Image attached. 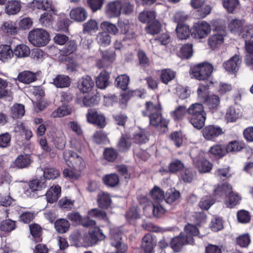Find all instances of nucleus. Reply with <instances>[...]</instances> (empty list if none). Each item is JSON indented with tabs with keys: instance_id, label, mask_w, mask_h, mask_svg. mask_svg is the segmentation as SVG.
Segmentation results:
<instances>
[{
	"instance_id": "1",
	"label": "nucleus",
	"mask_w": 253,
	"mask_h": 253,
	"mask_svg": "<svg viewBox=\"0 0 253 253\" xmlns=\"http://www.w3.org/2000/svg\"><path fill=\"white\" fill-rule=\"evenodd\" d=\"M146 110L142 112L143 116H148L150 125L160 128L167 127L168 122L161 113V107L159 104H154L151 101L145 103Z\"/></svg>"
},
{
	"instance_id": "2",
	"label": "nucleus",
	"mask_w": 253,
	"mask_h": 253,
	"mask_svg": "<svg viewBox=\"0 0 253 253\" xmlns=\"http://www.w3.org/2000/svg\"><path fill=\"white\" fill-rule=\"evenodd\" d=\"M28 40L31 43L37 47L46 45L50 41L49 33L42 29H35L28 34Z\"/></svg>"
},
{
	"instance_id": "3",
	"label": "nucleus",
	"mask_w": 253,
	"mask_h": 253,
	"mask_svg": "<svg viewBox=\"0 0 253 253\" xmlns=\"http://www.w3.org/2000/svg\"><path fill=\"white\" fill-rule=\"evenodd\" d=\"M213 70V66L209 63L204 62L199 63L191 69V74L194 77L199 81H205L211 75Z\"/></svg>"
},
{
	"instance_id": "4",
	"label": "nucleus",
	"mask_w": 253,
	"mask_h": 253,
	"mask_svg": "<svg viewBox=\"0 0 253 253\" xmlns=\"http://www.w3.org/2000/svg\"><path fill=\"white\" fill-rule=\"evenodd\" d=\"M63 158L67 165L77 171H81L85 167L82 157L71 150L65 151L63 153Z\"/></svg>"
},
{
	"instance_id": "5",
	"label": "nucleus",
	"mask_w": 253,
	"mask_h": 253,
	"mask_svg": "<svg viewBox=\"0 0 253 253\" xmlns=\"http://www.w3.org/2000/svg\"><path fill=\"white\" fill-rule=\"evenodd\" d=\"M194 242V239L192 237L185 236L183 233H181L178 236L172 239L170 246L175 252H179L184 245H192Z\"/></svg>"
},
{
	"instance_id": "6",
	"label": "nucleus",
	"mask_w": 253,
	"mask_h": 253,
	"mask_svg": "<svg viewBox=\"0 0 253 253\" xmlns=\"http://www.w3.org/2000/svg\"><path fill=\"white\" fill-rule=\"evenodd\" d=\"M211 31L210 25L204 21L196 23L194 26L193 35L194 38L197 39H202L206 38Z\"/></svg>"
},
{
	"instance_id": "7",
	"label": "nucleus",
	"mask_w": 253,
	"mask_h": 253,
	"mask_svg": "<svg viewBox=\"0 0 253 253\" xmlns=\"http://www.w3.org/2000/svg\"><path fill=\"white\" fill-rule=\"evenodd\" d=\"M110 235L111 244L116 249L115 253H126L127 247L121 241L122 239L121 233L115 230H111Z\"/></svg>"
},
{
	"instance_id": "8",
	"label": "nucleus",
	"mask_w": 253,
	"mask_h": 253,
	"mask_svg": "<svg viewBox=\"0 0 253 253\" xmlns=\"http://www.w3.org/2000/svg\"><path fill=\"white\" fill-rule=\"evenodd\" d=\"M87 122L97 126L100 128H103L106 126V121L104 116L99 114L94 109H89L86 114Z\"/></svg>"
},
{
	"instance_id": "9",
	"label": "nucleus",
	"mask_w": 253,
	"mask_h": 253,
	"mask_svg": "<svg viewBox=\"0 0 253 253\" xmlns=\"http://www.w3.org/2000/svg\"><path fill=\"white\" fill-rule=\"evenodd\" d=\"M122 9L120 0L112 1L107 4L105 7V13L109 18L118 17Z\"/></svg>"
},
{
	"instance_id": "10",
	"label": "nucleus",
	"mask_w": 253,
	"mask_h": 253,
	"mask_svg": "<svg viewBox=\"0 0 253 253\" xmlns=\"http://www.w3.org/2000/svg\"><path fill=\"white\" fill-rule=\"evenodd\" d=\"M241 62L242 59L239 56L235 54L227 61L224 62L223 66L227 71L234 73L239 70Z\"/></svg>"
},
{
	"instance_id": "11",
	"label": "nucleus",
	"mask_w": 253,
	"mask_h": 253,
	"mask_svg": "<svg viewBox=\"0 0 253 253\" xmlns=\"http://www.w3.org/2000/svg\"><path fill=\"white\" fill-rule=\"evenodd\" d=\"M226 35V32L224 30H219L217 33L211 36L208 40L209 45L214 49L218 47L223 42L224 36Z\"/></svg>"
},
{
	"instance_id": "12",
	"label": "nucleus",
	"mask_w": 253,
	"mask_h": 253,
	"mask_svg": "<svg viewBox=\"0 0 253 253\" xmlns=\"http://www.w3.org/2000/svg\"><path fill=\"white\" fill-rule=\"evenodd\" d=\"M193 163L201 173L208 172L211 171L212 167V164L209 161L200 157L195 158Z\"/></svg>"
},
{
	"instance_id": "13",
	"label": "nucleus",
	"mask_w": 253,
	"mask_h": 253,
	"mask_svg": "<svg viewBox=\"0 0 253 253\" xmlns=\"http://www.w3.org/2000/svg\"><path fill=\"white\" fill-rule=\"evenodd\" d=\"M222 133V130L220 127L213 125L207 126L203 130V136L208 140H212Z\"/></svg>"
},
{
	"instance_id": "14",
	"label": "nucleus",
	"mask_w": 253,
	"mask_h": 253,
	"mask_svg": "<svg viewBox=\"0 0 253 253\" xmlns=\"http://www.w3.org/2000/svg\"><path fill=\"white\" fill-rule=\"evenodd\" d=\"M70 16L72 19L77 22H82L86 19L87 12L84 7H77L71 10Z\"/></svg>"
},
{
	"instance_id": "15",
	"label": "nucleus",
	"mask_w": 253,
	"mask_h": 253,
	"mask_svg": "<svg viewBox=\"0 0 253 253\" xmlns=\"http://www.w3.org/2000/svg\"><path fill=\"white\" fill-rule=\"evenodd\" d=\"M156 243L151 234H146L142 239L141 248L144 253H152Z\"/></svg>"
},
{
	"instance_id": "16",
	"label": "nucleus",
	"mask_w": 253,
	"mask_h": 253,
	"mask_svg": "<svg viewBox=\"0 0 253 253\" xmlns=\"http://www.w3.org/2000/svg\"><path fill=\"white\" fill-rule=\"evenodd\" d=\"M97 202L99 207L106 209L111 206L112 200L108 193L100 191L97 194Z\"/></svg>"
},
{
	"instance_id": "17",
	"label": "nucleus",
	"mask_w": 253,
	"mask_h": 253,
	"mask_svg": "<svg viewBox=\"0 0 253 253\" xmlns=\"http://www.w3.org/2000/svg\"><path fill=\"white\" fill-rule=\"evenodd\" d=\"M32 161L29 155L23 154L19 155L14 161L15 167L18 169H24L28 167Z\"/></svg>"
},
{
	"instance_id": "18",
	"label": "nucleus",
	"mask_w": 253,
	"mask_h": 253,
	"mask_svg": "<svg viewBox=\"0 0 253 253\" xmlns=\"http://www.w3.org/2000/svg\"><path fill=\"white\" fill-rule=\"evenodd\" d=\"M94 86V82L90 76L83 77L79 82L78 87L83 93L91 90Z\"/></svg>"
},
{
	"instance_id": "19",
	"label": "nucleus",
	"mask_w": 253,
	"mask_h": 253,
	"mask_svg": "<svg viewBox=\"0 0 253 253\" xmlns=\"http://www.w3.org/2000/svg\"><path fill=\"white\" fill-rule=\"evenodd\" d=\"M61 187L59 185L52 186L46 193L47 201L53 203L57 201L61 195Z\"/></svg>"
},
{
	"instance_id": "20",
	"label": "nucleus",
	"mask_w": 253,
	"mask_h": 253,
	"mask_svg": "<svg viewBox=\"0 0 253 253\" xmlns=\"http://www.w3.org/2000/svg\"><path fill=\"white\" fill-rule=\"evenodd\" d=\"M21 5L19 1L15 0H9L6 4L5 12L8 15H14L21 9Z\"/></svg>"
},
{
	"instance_id": "21",
	"label": "nucleus",
	"mask_w": 253,
	"mask_h": 253,
	"mask_svg": "<svg viewBox=\"0 0 253 253\" xmlns=\"http://www.w3.org/2000/svg\"><path fill=\"white\" fill-rule=\"evenodd\" d=\"M13 49L11 46L7 44L0 46V60L3 62H7L13 57Z\"/></svg>"
},
{
	"instance_id": "22",
	"label": "nucleus",
	"mask_w": 253,
	"mask_h": 253,
	"mask_svg": "<svg viewBox=\"0 0 253 253\" xmlns=\"http://www.w3.org/2000/svg\"><path fill=\"white\" fill-rule=\"evenodd\" d=\"M52 83L58 88H64L68 87L70 85L71 81L68 76L59 75L53 79Z\"/></svg>"
},
{
	"instance_id": "23",
	"label": "nucleus",
	"mask_w": 253,
	"mask_h": 253,
	"mask_svg": "<svg viewBox=\"0 0 253 253\" xmlns=\"http://www.w3.org/2000/svg\"><path fill=\"white\" fill-rule=\"evenodd\" d=\"M242 114L239 108L231 106L227 110L226 119L228 122H234L242 116Z\"/></svg>"
},
{
	"instance_id": "24",
	"label": "nucleus",
	"mask_w": 253,
	"mask_h": 253,
	"mask_svg": "<svg viewBox=\"0 0 253 253\" xmlns=\"http://www.w3.org/2000/svg\"><path fill=\"white\" fill-rule=\"evenodd\" d=\"M13 55L18 58H24L28 57L30 54L29 47L24 44L17 45L13 49Z\"/></svg>"
},
{
	"instance_id": "25",
	"label": "nucleus",
	"mask_w": 253,
	"mask_h": 253,
	"mask_svg": "<svg viewBox=\"0 0 253 253\" xmlns=\"http://www.w3.org/2000/svg\"><path fill=\"white\" fill-rule=\"evenodd\" d=\"M229 31L235 34H240L243 29V22L239 19H232L229 23Z\"/></svg>"
},
{
	"instance_id": "26",
	"label": "nucleus",
	"mask_w": 253,
	"mask_h": 253,
	"mask_svg": "<svg viewBox=\"0 0 253 253\" xmlns=\"http://www.w3.org/2000/svg\"><path fill=\"white\" fill-rule=\"evenodd\" d=\"M109 74L106 71H102L96 78V86L100 89H105L109 84Z\"/></svg>"
},
{
	"instance_id": "27",
	"label": "nucleus",
	"mask_w": 253,
	"mask_h": 253,
	"mask_svg": "<svg viewBox=\"0 0 253 253\" xmlns=\"http://www.w3.org/2000/svg\"><path fill=\"white\" fill-rule=\"evenodd\" d=\"M17 79L21 83L29 84L36 80V75L32 72L25 71L19 74Z\"/></svg>"
},
{
	"instance_id": "28",
	"label": "nucleus",
	"mask_w": 253,
	"mask_h": 253,
	"mask_svg": "<svg viewBox=\"0 0 253 253\" xmlns=\"http://www.w3.org/2000/svg\"><path fill=\"white\" fill-rule=\"evenodd\" d=\"M187 113L189 114V117H194L206 114L203 105L198 103L192 104L187 109Z\"/></svg>"
},
{
	"instance_id": "29",
	"label": "nucleus",
	"mask_w": 253,
	"mask_h": 253,
	"mask_svg": "<svg viewBox=\"0 0 253 253\" xmlns=\"http://www.w3.org/2000/svg\"><path fill=\"white\" fill-rule=\"evenodd\" d=\"M47 12H44L41 15L39 19L40 23L45 26H48L51 25L53 20V16L54 15V9H48Z\"/></svg>"
},
{
	"instance_id": "30",
	"label": "nucleus",
	"mask_w": 253,
	"mask_h": 253,
	"mask_svg": "<svg viewBox=\"0 0 253 253\" xmlns=\"http://www.w3.org/2000/svg\"><path fill=\"white\" fill-rule=\"evenodd\" d=\"M104 183L108 187H114L119 183V177L117 174H106L102 178Z\"/></svg>"
},
{
	"instance_id": "31",
	"label": "nucleus",
	"mask_w": 253,
	"mask_h": 253,
	"mask_svg": "<svg viewBox=\"0 0 253 253\" xmlns=\"http://www.w3.org/2000/svg\"><path fill=\"white\" fill-rule=\"evenodd\" d=\"M139 65L142 68L148 67L151 65V60L146 53L142 49H139L137 52Z\"/></svg>"
},
{
	"instance_id": "32",
	"label": "nucleus",
	"mask_w": 253,
	"mask_h": 253,
	"mask_svg": "<svg viewBox=\"0 0 253 253\" xmlns=\"http://www.w3.org/2000/svg\"><path fill=\"white\" fill-rule=\"evenodd\" d=\"M232 191V187L228 183H224L221 185L215 186L213 190V194L222 196L229 194Z\"/></svg>"
},
{
	"instance_id": "33",
	"label": "nucleus",
	"mask_w": 253,
	"mask_h": 253,
	"mask_svg": "<svg viewBox=\"0 0 253 253\" xmlns=\"http://www.w3.org/2000/svg\"><path fill=\"white\" fill-rule=\"evenodd\" d=\"M176 31L177 37L181 40L187 39L190 34L189 27L183 24H178Z\"/></svg>"
},
{
	"instance_id": "34",
	"label": "nucleus",
	"mask_w": 253,
	"mask_h": 253,
	"mask_svg": "<svg viewBox=\"0 0 253 253\" xmlns=\"http://www.w3.org/2000/svg\"><path fill=\"white\" fill-rule=\"evenodd\" d=\"M206 119V114L196 116L194 117H189V120L193 126L198 129H200L205 125Z\"/></svg>"
},
{
	"instance_id": "35",
	"label": "nucleus",
	"mask_w": 253,
	"mask_h": 253,
	"mask_svg": "<svg viewBox=\"0 0 253 253\" xmlns=\"http://www.w3.org/2000/svg\"><path fill=\"white\" fill-rule=\"evenodd\" d=\"M97 42L102 46H107L111 43V36L106 31L99 33L96 36Z\"/></svg>"
},
{
	"instance_id": "36",
	"label": "nucleus",
	"mask_w": 253,
	"mask_h": 253,
	"mask_svg": "<svg viewBox=\"0 0 253 253\" xmlns=\"http://www.w3.org/2000/svg\"><path fill=\"white\" fill-rule=\"evenodd\" d=\"M83 33L91 35L95 33L98 29L96 21L93 19H90L87 22L83 24Z\"/></svg>"
},
{
	"instance_id": "37",
	"label": "nucleus",
	"mask_w": 253,
	"mask_h": 253,
	"mask_svg": "<svg viewBox=\"0 0 253 253\" xmlns=\"http://www.w3.org/2000/svg\"><path fill=\"white\" fill-rule=\"evenodd\" d=\"M54 226L58 233H65L68 230L70 224L67 220L60 218L56 221Z\"/></svg>"
},
{
	"instance_id": "38",
	"label": "nucleus",
	"mask_w": 253,
	"mask_h": 253,
	"mask_svg": "<svg viewBox=\"0 0 253 253\" xmlns=\"http://www.w3.org/2000/svg\"><path fill=\"white\" fill-rule=\"evenodd\" d=\"M131 145L130 139L126 136L122 135L120 138L117 147L120 152H126Z\"/></svg>"
},
{
	"instance_id": "39",
	"label": "nucleus",
	"mask_w": 253,
	"mask_h": 253,
	"mask_svg": "<svg viewBox=\"0 0 253 253\" xmlns=\"http://www.w3.org/2000/svg\"><path fill=\"white\" fill-rule=\"evenodd\" d=\"M71 113V108L68 105L64 104L53 111L51 113V116L52 118L63 117L70 114Z\"/></svg>"
},
{
	"instance_id": "40",
	"label": "nucleus",
	"mask_w": 253,
	"mask_h": 253,
	"mask_svg": "<svg viewBox=\"0 0 253 253\" xmlns=\"http://www.w3.org/2000/svg\"><path fill=\"white\" fill-rule=\"evenodd\" d=\"M253 37V28H251L249 31H247L246 34H244L243 35V38L246 39L245 48L249 54H252L253 53V41H248L247 39Z\"/></svg>"
},
{
	"instance_id": "41",
	"label": "nucleus",
	"mask_w": 253,
	"mask_h": 253,
	"mask_svg": "<svg viewBox=\"0 0 253 253\" xmlns=\"http://www.w3.org/2000/svg\"><path fill=\"white\" fill-rule=\"evenodd\" d=\"M187 113V109L183 105L179 106L171 112V115L175 121L180 120Z\"/></svg>"
},
{
	"instance_id": "42",
	"label": "nucleus",
	"mask_w": 253,
	"mask_h": 253,
	"mask_svg": "<svg viewBox=\"0 0 253 253\" xmlns=\"http://www.w3.org/2000/svg\"><path fill=\"white\" fill-rule=\"evenodd\" d=\"M184 168L183 163L180 160L173 159L169 165V170L171 173H176Z\"/></svg>"
},
{
	"instance_id": "43",
	"label": "nucleus",
	"mask_w": 253,
	"mask_h": 253,
	"mask_svg": "<svg viewBox=\"0 0 253 253\" xmlns=\"http://www.w3.org/2000/svg\"><path fill=\"white\" fill-rule=\"evenodd\" d=\"M156 13L154 11H143L139 15L138 18L142 23H147L148 25L155 19Z\"/></svg>"
},
{
	"instance_id": "44",
	"label": "nucleus",
	"mask_w": 253,
	"mask_h": 253,
	"mask_svg": "<svg viewBox=\"0 0 253 253\" xmlns=\"http://www.w3.org/2000/svg\"><path fill=\"white\" fill-rule=\"evenodd\" d=\"M25 114L24 106L20 104H15L11 109V115L14 119H18Z\"/></svg>"
},
{
	"instance_id": "45",
	"label": "nucleus",
	"mask_w": 253,
	"mask_h": 253,
	"mask_svg": "<svg viewBox=\"0 0 253 253\" xmlns=\"http://www.w3.org/2000/svg\"><path fill=\"white\" fill-rule=\"evenodd\" d=\"M53 143L55 147L59 150H63L66 145V137L62 132L58 133L57 135L54 138Z\"/></svg>"
},
{
	"instance_id": "46",
	"label": "nucleus",
	"mask_w": 253,
	"mask_h": 253,
	"mask_svg": "<svg viewBox=\"0 0 253 253\" xmlns=\"http://www.w3.org/2000/svg\"><path fill=\"white\" fill-rule=\"evenodd\" d=\"M32 7L34 9H38L43 10L52 9V5L47 0H34L33 2Z\"/></svg>"
},
{
	"instance_id": "47",
	"label": "nucleus",
	"mask_w": 253,
	"mask_h": 253,
	"mask_svg": "<svg viewBox=\"0 0 253 253\" xmlns=\"http://www.w3.org/2000/svg\"><path fill=\"white\" fill-rule=\"evenodd\" d=\"M77 48V44L74 41H69L61 50L60 52L63 55L67 56L73 53Z\"/></svg>"
},
{
	"instance_id": "48",
	"label": "nucleus",
	"mask_w": 253,
	"mask_h": 253,
	"mask_svg": "<svg viewBox=\"0 0 253 253\" xmlns=\"http://www.w3.org/2000/svg\"><path fill=\"white\" fill-rule=\"evenodd\" d=\"M205 103L211 109H217L220 103V99L218 96L216 95H211L208 96L206 100Z\"/></svg>"
},
{
	"instance_id": "49",
	"label": "nucleus",
	"mask_w": 253,
	"mask_h": 253,
	"mask_svg": "<svg viewBox=\"0 0 253 253\" xmlns=\"http://www.w3.org/2000/svg\"><path fill=\"white\" fill-rule=\"evenodd\" d=\"M89 233L91 237L90 240L92 241L93 245L96 244L98 241L102 240L105 238L104 235L98 228L91 229Z\"/></svg>"
},
{
	"instance_id": "50",
	"label": "nucleus",
	"mask_w": 253,
	"mask_h": 253,
	"mask_svg": "<svg viewBox=\"0 0 253 253\" xmlns=\"http://www.w3.org/2000/svg\"><path fill=\"white\" fill-rule=\"evenodd\" d=\"M180 197V193L174 189H169L165 195V201L167 203L171 204L177 200Z\"/></svg>"
},
{
	"instance_id": "51",
	"label": "nucleus",
	"mask_w": 253,
	"mask_h": 253,
	"mask_svg": "<svg viewBox=\"0 0 253 253\" xmlns=\"http://www.w3.org/2000/svg\"><path fill=\"white\" fill-rule=\"evenodd\" d=\"M175 76V73L169 69H164L161 72V80L162 82L167 84L173 80Z\"/></svg>"
},
{
	"instance_id": "52",
	"label": "nucleus",
	"mask_w": 253,
	"mask_h": 253,
	"mask_svg": "<svg viewBox=\"0 0 253 253\" xmlns=\"http://www.w3.org/2000/svg\"><path fill=\"white\" fill-rule=\"evenodd\" d=\"M223 7L229 13H233L240 4L239 0H223Z\"/></svg>"
},
{
	"instance_id": "53",
	"label": "nucleus",
	"mask_w": 253,
	"mask_h": 253,
	"mask_svg": "<svg viewBox=\"0 0 253 253\" xmlns=\"http://www.w3.org/2000/svg\"><path fill=\"white\" fill-rule=\"evenodd\" d=\"M129 77L126 75L119 76L115 80V83L117 87L120 88L123 90H125L129 83Z\"/></svg>"
},
{
	"instance_id": "54",
	"label": "nucleus",
	"mask_w": 253,
	"mask_h": 253,
	"mask_svg": "<svg viewBox=\"0 0 253 253\" xmlns=\"http://www.w3.org/2000/svg\"><path fill=\"white\" fill-rule=\"evenodd\" d=\"M160 30L161 24L155 19L147 25L146 27V32L151 35L157 34L160 32Z\"/></svg>"
},
{
	"instance_id": "55",
	"label": "nucleus",
	"mask_w": 253,
	"mask_h": 253,
	"mask_svg": "<svg viewBox=\"0 0 253 253\" xmlns=\"http://www.w3.org/2000/svg\"><path fill=\"white\" fill-rule=\"evenodd\" d=\"M150 194L153 199L154 200L156 203H159L165 198L164 191L161 190V189L157 186H155L153 188V189L150 191Z\"/></svg>"
},
{
	"instance_id": "56",
	"label": "nucleus",
	"mask_w": 253,
	"mask_h": 253,
	"mask_svg": "<svg viewBox=\"0 0 253 253\" xmlns=\"http://www.w3.org/2000/svg\"><path fill=\"white\" fill-rule=\"evenodd\" d=\"M43 175L46 179H54L60 175V171L53 168H47L44 169Z\"/></svg>"
},
{
	"instance_id": "57",
	"label": "nucleus",
	"mask_w": 253,
	"mask_h": 253,
	"mask_svg": "<svg viewBox=\"0 0 253 253\" xmlns=\"http://www.w3.org/2000/svg\"><path fill=\"white\" fill-rule=\"evenodd\" d=\"M101 28L107 31V33L111 34L114 35H116L119 33V29L117 26L109 22L104 21L101 24Z\"/></svg>"
},
{
	"instance_id": "58",
	"label": "nucleus",
	"mask_w": 253,
	"mask_h": 253,
	"mask_svg": "<svg viewBox=\"0 0 253 253\" xmlns=\"http://www.w3.org/2000/svg\"><path fill=\"white\" fill-rule=\"evenodd\" d=\"M214 203V200L211 196H206L202 198L199 206L201 209L208 210Z\"/></svg>"
},
{
	"instance_id": "59",
	"label": "nucleus",
	"mask_w": 253,
	"mask_h": 253,
	"mask_svg": "<svg viewBox=\"0 0 253 253\" xmlns=\"http://www.w3.org/2000/svg\"><path fill=\"white\" fill-rule=\"evenodd\" d=\"M209 153L219 157H222L226 153L224 146L221 145H215L209 150Z\"/></svg>"
},
{
	"instance_id": "60",
	"label": "nucleus",
	"mask_w": 253,
	"mask_h": 253,
	"mask_svg": "<svg viewBox=\"0 0 253 253\" xmlns=\"http://www.w3.org/2000/svg\"><path fill=\"white\" fill-rule=\"evenodd\" d=\"M236 244L242 248L248 247L251 243L250 236L249 234H244L236 239Z\"/></svg>"
},
{
	"instance_id": "61",
	"label": "nucleus",
	"mask_w": 253,
	"mask_h": 253,
	"mask_svg": "<svg viewBox=\"0 0 253 253\" xmlns=\"http://www.w3.org/2000/svg\"><path fill=\"white\" fill-rule=\"evenodd\" d=\"M118 152L113 148H106L104 152V158L109 162H114L118 156Z\"/></svg>"
},
{
	"instance_id": "62",
	"label": "nucleus",
	"mask_w": 253,
	"mask_h": 253,
	"mask_svg": "<svg viewBox=\"0 0 253 253\" xmlns=\"http://www.w3.org/2000/svg\"><path fill=\"white\" fill-rule=\"evenodd\" d=\"M169 138L177 147H180L183 144V136L180 132H174L169 135Z\"/></svg>"
},
{
	"instance_id": "63",
	"label": "nucleus",
	"mask_w": 253,
	"mask_h": 253,
	"mask_svg": "<svg viewBox=\"0 0 253 253\" xmlns=\"http://www.w3.org/2000/svg\"><path fill=\"white\" fill-rule=\"evenodd\" d=\"M180 53L182 57L188 59L193 54V45L191 43H187L184 45L180 49Z\"/></svg>"
},
{
	"instance_id": "64",
	"label": "nucleus",
	"mask_w": 253,
	"mask_h": 253,
	"mask_svg": "<svg viewBox=\"0 0 253 253\" xmlns=\"http://www.w3.org/2000/svg\"><path fill=\"white\" fill-rule=\"evenodd\" d=\"M2 31L8 34H15L17 32V28L11 21H6L1 26Z\"/></svg>"
}]
</instances>
